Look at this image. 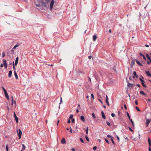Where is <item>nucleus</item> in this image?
Instances as JSON below:
<instances>
[{
	"mask_svg": "<svg viewBox=\"0 0 151 151\" xmlns=\"http://www.w3.org/2000/svg\"><path fill=\"white\" fill-rule=\"evenodd\" d=\"M47 2H44L42 1H41L40 3V7L42 10L44 9L45 8H47Z\"/></svg>",
	"mask_w": 151,
	"mask_h": 151,
	"instance_id": "nucleus-1",
	"label": "nucleus"
},
{
	"mask_svg": "<svg viewBox=\"0 0 151 151\" xmlns=\"http://www.w3.org/2000/svg\"><path fill=\"white\" fill-rule=\"evenodd\" d=\"M17 134H18V137H19V139H20L21 137L22 134V132L21 130L20 129H19L18 131H17Z\"/></svg>",
	"mask_w": 151,
	"mask_h": 151,
	"instance_id": "nucleus-2",
	"label": "nucleus"
},
{
	"mask_svg": "<svg viewBox=\"0 0 151 151\" xmlns=\"http://www.w3.org/2000/svg\"><path fill=\"white\" fill-rule=\"evenodd\" d=\"M135 60L134 59L132 58V61L131 63L130 66L131 67H132L134 64Z\"/></svg>",
	"mask_w": 151,
	"mask_h": 151,
	"instance_id": "nucleus-3",
	"label": "nucleus"
},
{
	"mask_svg": "<svg viewBox=\"0 0 151 151\" xmlns=\"http://www.w3.org/2000/svg\"><path fill=\"white\" fill-rule=\"evenodd\" d=\"M54 1L53 0H52L50 4V10H51L53 8V6L54 5Z\"/></svg>",
	"mask_w": 151,
	"mask_h": 151,
	"instance_id": "nucleus-4",
	"label": "nucleus"
},
{
	"mask_svg": "<svg viewBox=\"0 0 151 151\" xmlns=\"http://www.w3.org/2000/svg\"><path fill=\"white\" fill-rule=\"evenodd\" d=\"M3 63L4 64V67L6 68H7V64L6 63V60H3Z\"/></svg>",
	"mask_w": 151,
	"mask_h": 151,
	"instance_id": "nucleus-5",
	"label": "nucleus"
},
{
	"mask_svg": "<svg viewBox=\"0 0 151 151\" xmlns=\"http://www.w3.org/2000/svg\"><path fill=\"white\" fill-rule=\"evenodd\" d=\"M14 117L15 119L16 120V122L17 123H18V118L17 117V116L15 113V112H14Z\"/></svg>",
	"mask_w": 151,
	"mask_h": 151,
	"instance_id": "nucleus-6",
	"label": "nucleus"
},
{
	"mask_svg": "<svg viewBox=\"0 0 151 151\" xmlns=\"http://www.w3.org/2000/svg\"><path fill=\"white\" fill-rule=\"evenodd\" d=\"M133 84L130 83L129 82L128 83V87L129 89H130L133 86Z\"/></svg>",
	"mask_w": 151,
	"mask_h": 151,
	"instance_id": "nucleus-7",
	"label": "nucleus"
},
{
	"mask_svg": "<svg viewBox=\"0 0 151 151\" xmlns=\"http://www.w3.org/2000/svg\"><path fill=\"white\" fill-rule=\"evenodd\" d=\"M4 93L6 97L7 98L8 100H9V97L8 94L7 92V91L4 92Z\"/></svg>",
	"mask_w": 151,
	"mask_h": 151,
	"instance_id": "nucleus-8",
	"label": "nucleus"
},
{
	"mask_svg": "<svg viewBox=\"0 0 151 151\" xmlns=\"http://www.w3.org/2000/svg\"><path fill=\"white\" fill-rule=\"evenodd\" d=\"M19 60V58L18 57H17L16 58L15 61V65H17L18 64V61Z\"/></svg>",
	"mask_w": 151,
	"mask_h": 151,
	"instance_id": "nucleus-9",
	"label": "nucleus"
},
{
	"mask_svg": "<svg viewBox=\"0 0 151 151\" xmlns=\"http://www.w3.org/2000/svg\"><path fill=\"white\" fill-rule=\"evenodd\" d=\"M61 142L62 144H65L66 143V142L64 138H63L61 141Z\"/></svg>",
	"mask_w": 151,
	"mask_h": 151,
	"instance_id": "nucleus-10",
	"label": "nucleus"
},
{
	"mask_svg": "<svg viewBox=\"0 0 151 151\" xmlns=\"http://www.w3.org/2000/svg\"><path fill=\"white\" fill-rule=\"evenodd\" d=\"M148 143L149 145V147H151V141L150 140V138L148 137Z\"/></svg>",
	"mask_w": 151,
	"mask_h": 151,
	"instance_id": "nucleus-11",
	"label": "nucleus"
},
{
	"mask_svg": "<svg viewBox=\"0 0 151 151\" xmlns=\"http://www.w3.org/2000/svg\"><path fill=\"white\" fill-rule=\"evenodd\" d=\"M101 115L102 117L104 119H105L106 118L104 112L103 111H102L101 112Z\"/></svg>",
	"mask_w": 151,
	"mask_h": 151,
	"instance_id": "nucleus-12",
	"label": "nucleus"
},
{
	"mask_svg": "<svg viewBox=\"0 0 151 151\" xmlns=\"http://www.w3.org/2000/svg\"><path fill=\"white\" fill-rule=\"evenodd\" d=\"M97 39V36L96 35H94L93 37V40L94 41H95Z\"/></svg>",
	"mask_w": 151,
	"mask_h": 151,
	"instance_id": "nucleus-13",
	"label": "nucleus"
},
{
	"mask_svg": "<svg viewBox=\"0 0 151 151\" xmlns=\"http://www.w3.org/2000/svg\"><path fill=\"white\" fill-rule=\"evenodd\" d=\"M12 71L11 70H10L9 71L8 76L9 78H10L12 76Z\"/></svg>",
	"mask_w": 151,
	"mask_h": 151,
	"instance_id": "nucleus-14",
	"label": "nucleus"
},
{
	"mask_svg": "<svg viewBox=\"0 0 151 151\" xmlns=\"http://www.w3.org/2000/svg\"><path fill=\"white\" fill-rule=\"evenodd\" d=\"M145 72L147 75L148 76L151 77V74L150 73L149 71H146Z\"/></svg>",
	"mask_w": 151,
	"mask_h": 151,
	"instance_id": "nucleus-15",
	"label": "nucleus"
},
{
	"mask_svg": "<svg viewBox=\"0 0 151 151\" xmlns=\"http://www.w3.org/2000/svg\"><path fill=\"white\" fill-rule=\"evenodd\" d=\"M151 121V120L150 119H148L147 120L146 122V124H149V123H150Z\"/></svg>",
	"mask_w": 151,
	"mask_h": 151,
	"instance_id": "nucleus-16",
	"label": "nucleus"
},
{
	"mask_svg": "<svg viewBox=\"0 0 151 151\" xmlns=\"http://www.w3.org/2000/svg\"><path fill=\"white\" fill-rule=\"evenodd\" d=\"M80 119L83 122H84L85 121V118L84 116H81Z\"/></svg>",
	"mask_w": 151,
	"mask_h": 151,
	"instance_id": "nucleus-17",
	"label": "nucleus"
},
{
	"mask_svg": "<svg viewBox=\"0 0 151 151\" xmlns=\"http://www.w3.org/2000/svg\"><path fill=\"white\" fill-rule=\"evenodd\" d=\"M133 74L135 76V77L137 78H138V75L137 74L136 72L135 71H134L133 72Z\"/></svg>",
	"mask_w": 151,
	"mask_h": 151,
	"instance_id": "nucleus-18",
	"label": "nucleus"
},
{
	"mask_svg": "<svg viewBox=\"0 0 151 151\" xmlns=\"http://www.w3.org/2000/svg\"><path fill=\"white\" fill-rule=\"evenodd\" d=\"M20 45V44H19L18 43L17 44L14 46V47H13V49H15L16 47H18Z\"/></svg>",
	"mask_w": 151,
	"mask_h": 151,
	"instance_id": "nucleus-19",
	"label": "nucleus"
},
{
	"mask_svg": "<svg viewBox=\"0 0 151 151\" xmlns=\"http://www.w3.org/2000/svg\"><path fill=\"white\" fill-rule=\"evenodd\" d=\"M14 75H15V78H16V79H18V76L17 75V73H16L15 71H14Z\"/></svg>",
	"mask_w": 151,
	"mask_h": 151,
	"instance_id": "nucleus-20",
	"label": "nucleus"
},
{
	"mask_svg": "<svg viewBox=\"0 0 151 151\" xmlns=\"http://www.w3.org/2000/svg\"><path fill=\"white\" fill-rule=\"evenodd\" d=\"M136 62L137 63L138 65H139L140 66H142V64L138 60H136Z\"/></svg>",
	"mask_w": 151,
	"mask_h": 151,
	"instance_id": "nucleus-21",
	"label": "nucleus"
},
{
	"mask_svg": "<svg viewBox=\"0 0 151 151\" xmlns=\"http://www.w3.org/2000/svg\"><path fill=\"white\" fill-rule=\"evenodd\" d=\"M140 93L141 94L143 95H146V93H144L143 91H140Z\"/></svg>",
	"mask_w": 151,
	"mask_h": 151,
	"instance_id": "nucleus-22",
	"label": "nucleus"
},
{
	"mask_svg": "<svg viewBox=\"0 0 151 151\" xmlns=\"http://www.w3.org/2000/svg\"><path fill=\"white\" fill-rule=\"evenodd\" d=\"M22 150H21V151H23V150H24L25 149V147L24 145V144H23L22 145Z\"/></svg>",
	"mask_w": 151,
	"mask_h": 151,
	"instance_id": "nucleus-23",
	"label": "nucleus"
},
{
	"mask_svg": "<svg viewBox=\"0 0 151 151\" xmlns=\"http://www.w3.org/2000/svg\"><path fill=\"white\" fill-rule=\"evenodd\" d=\"M86 133L87 134L88 133V127H86Z\"/></svg>",
	"mask_w": 151,
	"mask_h": 151,
	"instance_id": "nucleus-24",
	"label": "nucleus"
},
{
	"mask_svg": "<svg viewBox=\"0 0 151 151\" xmlns=\"http://www.w3.org/2000/svg\"><path fill=\"white\" fill-rule=\"evenodd\" d=\"M146 56L147 57V58L149 60L151 59V58H150V57L149 56V55L147 54H146Z\"/></svg>",
	"mask_w": 151,
	"mask_h": 151,
	"instance_id": "nucleus-25",
	"label": "nucleus"
},
{
	"mask_svg": "<svg viewBox=\"0 0 151 151\" xmlns=\"http://www.w3.org/2000/svg\"><path fill=\"white\" fill-rule=\"evenodd\" d=\"M129 120H130L132 123V124L133 126L134 127V122H133V121H132V119H129Z\"/></svg>",
	"mask_w": 151,
	"mask_h": 151,
	"instance_id": "nucleus-26",
	"label": "nucleus"
},
{
	"mask_svg": "<svg viewBox=\"0 0 151 151\" xmlns=\"http://www.w3.org/2000/svg\"><path fill=\"white\" fill-rule=\"evenodd\" d=\"M142 85L145 88H146L147 86L144 83V82L142 83Z\"/></svg>",
	"mask_w": 151,
	"mask_h": 151,
	"instance_id": "nucleus-27",
	"label": "nucleus"
},
{
	"mask_svg": "<svg viewBox=\"0 0 151 151\" xmlns=\"http://www.w3.org/2000/svg\"><path fill=\"white\" fill-rule=\"evenodd\" d=\"M127 116H128V118L129 119V120L130 119H130V116L129 115V113L128 112H127Z\"/></svg>",
	"mask_w": 151,
	"mask_h": 151,
	"instance_id": "nucleus-28",
	"label": "nucleus"
},
{
	"mask_svg": "<svg viewBox=\"0 0 151 151\" xmlns=\"http://www.w3.org/2000/svg\"><path fill=\"white\" fill-rule=\"evenodd\" d=\"M6 151H8L9 146H8V145H6Z\"/></svg>",
	"mask_w": 151,
	"mask_h": 151,
	"instance_id": "nucleus-29",
	"label": "nucleus"
},
{
	"mask_svg": "<svg viewBox=\"0 0 151 151\" xmlns=\"http://www.w3.org/2000/svg\"><path fill=\"white\" fill-rule=\"evenodd\" d=\"M85 137H86V140L88 141H89V138H88V137L87 136V135H86L85 136Z\"/></svg>",
	"mask_w": 151,
	"mask_h": 151,
	"instance_id": "nucleus-30",
	"label": "nucleus"
},
{
	"mask_svg": "<svg viewBox=\"0 0 151 151\" xmlns=\"http://www.w3.org/2000/svg\"><path fill=\"white\" fill-rule=\"evenodd\" d=\"M92 116L94 118H95L96 117V116H95V114L94 113H92Z\"/></svg>",
	"mask_w": 151,
	"mask_h": 151,
	"instance_id": "nucleus-31",
	"label": "nucleus"
},
{
	"mask_svg": "<svg viewBox=\"0 0 151 151\" xmlns=\"http://www.w3.org/2000/svg\"><path fill=\"white\" fill-rule=\"evenodd\" d=\"M107 137L108 138H110L111 139L112 138H113L112 137H111V135L109 134H108L107 136Z\"/></svg>",
	"mask_w": 151,
	"mask_h": 151,
	"instance_id": "nucleus-32",
	"label": "nucleus"
},
{
	"mask_svg": "<svg viewBox=\"0 0 151 151\" xmlns=\"http://www.w3.org/2000/svg\"><path fill=\"white\" fill-rule=\"evenodd\" d=\"M106 123L109 126H111L110 123L108 121H106Z\"/></svg>",
	"mask_w": 151,
	"mask_h": 151,
	"instance_id": "nucleus-33",
	"label": "nucleus"
},
{
	"mask_svg": "<svg viewBox=\"0 0 151 151\" xmlns=\"http://www.w3.org/2000/svg\"><path fill=\"white\" fill-rule=\"evenodd\" d=\"M136 109H137V110L138 111H140V110L139 109V108H138V107L137 106H136Z\"/></svg>",
	"mask_w": 151,
	"mask_h": 151,
	"instance_id": "nucleus-34",
	"label": "nucleus"
},
{
	"mask_svg": "<svg viewBox=\"0 0 151 151\" xmlns=\"http://www.w3.org/2000/svg\"><path fill=\"white\" fill-rule=\"evenodd\" d=\"M91 96L93 99V100L94 99V98L93 94L92 93L91 94Z\"/></svg>",
	"mask_w": 151,
	"mask_h": 151,
	"instance_id": "nucleus-35",
	"label": "nucleus"
},
{
	"mask_svg": "<svg viewBox=\"0 0 151 151\" xmlns=\"http://www.w3.org/2000/svg\"><path fill=\"white\" fill-rule=\"evenodd\" d=\"M2 89H3V91H4V92H5L6 91L5 88L3 87H2Z\"/></svg>",
	"mask_w": 151,
	"mask_h": 151,
	"instance_id": "nucleus-36",
	"label": "nucleus"
},
{
	"mask_svg": "<svg viewBox=\"0 0 151 151\" xmlns=\"http://www.w3.org/2000/svg\"><path fill=\"white\" fill-rule=\"evenodd\" d=\"M14 62H13V68L15 70V68L14 66Z\"/></svg>",
	"mask_w": 151,
	"mask_h": 151,
	"instance_id": "nucleus-37",
	"label": "nucleus"
},
{
	"mask_svg": "<svg viewBox=\"0 0 151 151\" xmlns=\"http://www.w3.org/2000/svg\"><path fill=\"white\" fill-rule=\"evenodd\" d=\"M108 100H109V99H108V96L107 95H106V101H108Z\"/></svg>",
	"mask_w": 151,
	"mask_h": 151,
	"instance_id": "nucleus-38",
	"label": "nucleus"
},
{
	"mask_svg": "<svg viewBox=\"0 0 151 151\" xmlns=\"http://www.w3.org/2000/svg\"><path fill=\"white\" fill-rule=\"evenodd\" d=\"M73 117V115H70L69 117L70 119H72Z\"/></svg>",
	"mask_w": 151,
	"mask_h": 151,
	"instance_id": "nucleus-39",
	"label": "nucleus"
},
{
	"mask_svg": "<svg viewBox=\"0 0 151 151\" xmlns=\"http://www.w3.org/2000/svg\"><path fill=\"white\" fill-rule=\"evenodd\" d=\"M111 141H112V143L114 145H115V143H114V140H113V138H111Z\"/></svg>",
	"mask_w": 151,
	"mask_h": 151,
	"instance_id": "nucleus-40",
	"label": "nucleus"
},
{
	"mask_svg": "<svg viewBox=\"0 0 151 151\" xmlns=\"http://www.w3.org/2000/svg\"><path fill=\"white\" fill-rule=\"evenodd\" d=\"M80 140L82 143H84V141H83V140L81 138H80Z\"/></svg>",
	"mask_w": 151,
	"mask_h": 151,
	"instance_id": "nucleus-41",
	"label": "nucleus"
},
{
	"mask_svg": "<svg viewBox=\"0 0 151 151\" xmlns=\"http://www.w3.org/2000/svg\"><path fill=\"white\" fill-rule=\"evenodd\" d=\"M111 116H112V117H114L115 116V115L114 113H111Z\"/></svg>",
	"mask_w": 151,
	"mask_h": 151,
	"instance_id": "nucleus-42",
	"label": "nucleus"
},
{
	"mask_svg": "<svg viewBox=\"0 0 151 151\" xmlns=\"http://www.w3.org/2000/svg\"><path fill=\"white\" fill-rule=\"evenodd\" d=\"M105 140L106 143H107L108 144H109V142L108 140L106 139H105Z\"/></svg>",
	"mask_w": 151,
	"mask_h": 151,
	"instance_id": "nucleus-43",
	"label": "nucleus"
},
{
	"mask_svg": "<svg viewBox=\"0 0 151 151\" xmlns=\"http://www.w3.org/2000/svg\"><path fill=\"white\" fill-rule=\"evenodd\" d=\"M70 132L72 133V129L71 127H70Z\"/></svg>",
	"mask_w": 151,
	"mask_h": 151,
	"instance_id": "nucleus-44",
	"label": "nucleus"
},
{
	"mask_svg": "<svg viewBox=\"0 0 151 151\" xmlns=\"http://www.w3.org/2000/svg\"><path fill=\"white\" fill-rule=\"evenodd\" d=\"M129 128L130 131L132 132L133 131V130L130 127H129Z\"/></svg>",
	"mask_w": 151,
	"mask_h": 151,
	"instance_id": "nucleus-45",
	"label": "nucleus"
},
{
	"mask_svg": "<svg viewBox=\"0 0 151 151\" xmlns=\"http://www.w3.org/2000/svg\"><path fill=\"white\" fill-rule=\"evenodd\" d=\"M97 148V147L96 146H94V147H93V149L94 150H96Z\"/></svg>",
	"mask_w": 151,
	"mask_h": 151,
	"instance_id": "nucleus-46",
	"label": "nucleus"
},
{
	"mask_svg": "<svg viewBox=\"0 0 151 151\" xmlns=\"http://www.w3.org/2000/svg\"><path fill=\"white\" fill-rule=\"evenodd\" d=\"M5 56V53L4 52H3L2 53V57H4Z\"/></svg>",
	"mask_w": 151,
	"mask_h": 151,
	"instance_id": "nucleus-47",
	"label": "nucleus"
},
{
	"mask_svg": "<svg viewBox=\"0 0 151 151\" xmlns=\"http://www.w3.org/2000/svg\"><path fill=\"white\" fill-rule=\"evenodd\" d=\"M36 6L37 7H39V6H40V4H36Z\"/></svg>",
	"mask_w": 151,
	"mask_h": 151,
	"instance_id": "nucleus-48",
	"label": "nucleus"
},
{
	"mask_svg": "<svg viewBox=\"0 0 151 151\" xmlns=\"http://www.w3.org/2000/svg\"><path fill=\"white\" fill-rule=\"evenodd\" d=\"M71 121H72V122H73H73H75V120H74V119H72V120Z\"/></svg>",
	"mask_w": 151,
	"mask_h": 151,
	"instance_id": "nucleus-49",
	"label": "nucleus"
},
{
	"mask_svg": "<svg viewBox=\"0 0 151 151\" xmlns=\"http://www.w3.org/2000/svg\"><path fill=\"white\" fill-rule=\"evenodd\" d=\"M135 104L136 105H138V102H137V101L136 100L135 101Z\"/></svg>",
	"mask_w": 151,
	"mask_h": 151,
	"instance_id": "nucleus-50",
	"label": "nucleus"
},
{
	"mask_svg": "<svg viewBox=\"0 0 151 151\" xmlns=\"http://www.w3.org/2000/svg\"><path fill=\"white\" fill-rule=\"evenodd\" d=\"M124 108L125 109H127V106H126V105L125 104L124 105Z\"/></svg>",
	"mask_w": 151,
	"mask_h": 151,
	"instance_id": "nucleus-51",
	"label": "nucleus"
},
{
	"mask_svg": "<svg viewBox=\"0 0 151 151\" xmlns=\"http://www.w3.org/2000/svg\"><path fill=\"white\" fill-rule=\"evenodd\" d=\"M116 137H117V139L119 141V137L118 136H116Z\"/></svg>",
	"mask_w": 151,
	"mask_h": 151,
	"instance_id": "nucleus-52",
	"label": "nucleus"
},
{
	"mask_svg": "<svg viewBox=\"0 0 151 151\" xmlns=\"http://www.w3.org/2000/svg\"><path fill=\"white\" fill-rule=\"evenodd\" d=\"M143 58L145 60H146V59L145 57V56L144 55H143Z\"/></svg>",
	"mask_w": 151,
	"mask_h": 151,
	"instance_id": "nucleus-53",
	"label": "nucleus"
},
{
	"mask_svg": "<svg viewBox=\"0 0 151 151\" xmlns=\"http://www.w3.org/2000/svg\"><path fill=\"white\" fill-rule=\"evenodd\" d=\"M92 58V56H88V58L89 59H91Z\"/></svg>",
	"mask_w": 151,
	"mask_h": 151,
	"instance_id": "nucleus-54",
	"label": "nucleus"
},
{
	"mask_svg": "<svg viewBox=\"0 0 151 151\" xmlns=\"http://www.w3.org/2000/svg\"><path fill=\"white\" fill-rule=\"evenodd\" d=\"M98 100L99 101H100L102 104V101H101V100L100 99H99Z\"/></svg>",
	"mask_w": 151,
	"mask_h": 151,
	"instance_id": "nucleus-55",
	"label": "nucleus"
},
{
	"mask_svg": "<svg viewBox=\"0 0 151 151\" xmlns=\"http://www.w3.org/2000/svg\"><path fill=\"white\" fill-rule=\"evenodd\" d=\"M0 67L1 68L3 67V65L2 64H1L0 65Z\"/></svg>",
	"mask_w": 151,
	"mask_h": 151,
	"instance_id": "nucleus-56",
	"label": "nucleus"
},
{
	"mask_svg": "<svg viewBox=\"0 0 151 151\" xmlns=\"http://www.w3.org/2000/svg\"><path fill=\"white\" fill-rule=\"evenodd\" d=\"M70 119H69V120H68V123H70Z\"/></svg>",
	"mask_w": 151,
	"mask_h": 151,
	"instance_id": "nucleus-57",
	"label": "nucleus"
},
{
	"mask_svg": "<svg viewBox=\"0 0 151 151\" xmlns=\"http://www.w3.org/2000/svg\"><path fill=\"white\" fill-rule=\"evenodd\" d=\"M106 103L107 104V105L109 106V101H106Z\"/></svg>",
	"mask_w": 151,
	"mask_h": 151,
	"instance_id": "nucleus-58",
	"label": "nucleus"
},
{
	"mask_svg": "<svg viewBox=\"0 0 151 151\" xmlns=\"http://www.w3.org/2000/svg\"><path fill=\"white\" fill-rule=\"evenodd\" d=\"M147 63L148 64H150V62L149 61H147Z\"/></svg>",
	"mask_w": 151,
	"mask_h": 151,
	"instance_id": "nucleus-59",
	"label": "nucleus"
},
{
	"mask_svg": "<svg viewBox=\"0 0 151 151\" xmlns=\"http://www.w3.org/2000/svg\"><path fill=\"white\" fill-rule=\"evenodd\" d=\"M14 104V101H12V102L11 103L12 105H13Z\"/></svg>",
	"mask_w": 151,
	"mask_h": 151,
	"instance_id": "nucleus-60",
	"label": "nucleus"
},
{
	"mask_svg": "<svg viewBox=\"0 0 151 151\" xmlns=\"http://www.w3.org/2000/svg\"><path fill=\"white\" fill-rule=\"evenodd\" d=\"M72 151H76L75 149L74 148H72L71 149Z\"/></svg>",
	"mask_w": 151,
	"mask_h": 151,
	"instance_id": "nucleus-61",
	"label": "nucleus"
},
{
	"mask_svg": "<svg viewBox=\"0 0 151 151\" xmlns=\"http://www.w3.org/2000/svg\"><path fill=\"white\" fill-rule=\"evenodd\" d=\"M109 32L110 33H111V29H109Z\"/></svg>",
	"mask_w": 151,
	"mask_h": 151,
	"instance_id": "nucleus-62",
	"label": "nucleus"
},
{
	"mask_svg": "<svg viewBox=\"0 0 151 151\" xmlns=\"http://www.w3.org/2000/svg\"><path fill=\"white\" fill-rule=\"evenodd\" d=\"M139 55L140 56H143V55H142L141 53H139Z\"/></svg>",
	"mask_w": 151,
	"mask_h": 151,
	"instance_id": "nucleus-63",
	"label": "nucleus"
},
{
	"mask_svg": "<svg viewBox=\"0 0 151 151\" xmlns=\"http://www.w3.org/2000/svg\"><path fill=\"white\" fill-rule=\"evenodd\" d=\"M149 151H151V148L150 147H149Z\"/></svg>",
	"mask_w": 151,
	"mask_h": 151,
	"instance_id": "nucleus-64",
	"label": "nucleus"
}]
</instances>
